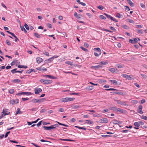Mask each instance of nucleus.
I'll return each mask as SVG.
<instances>
[{"label":"nucleus","mask_w":147,"mask_h":147,"mask_svg":"<svg viewBox=\"0 0 147 147\" xmlns=\"http://www.w3.org/2000/svg\"><path fill=\"white\" fill-rule=\"evenodd\" d=\"M41 122L42 121H39L36 125L38 127H39L40 126L41 124Z\"/></svg>","instance_id":"63"},{"label":"nucleus","mask_w":147,"mask_h":147,"mask_svg":"<svg viewBox=\"0 0 147 147\" xmlns=\"http://www.w3.org/2000/svg\"><path fill=\"white\" fill-rule=\"evenodd\" d=\"M112 136H110L109 135H102V137L104 138H106L107 137H111Z\"/></svg>","instance_id":"46"},{"label":"nucleus","mask_w":147,"mask_h":147,"mask_svg":"<svg viewBox=\"0 0 147 147\" xmlns=\"http://www.w3.org/2000/svg\"><path fill=\"white\" fill-rule=\"evenodd\" d=\"M94 88V87L93 86H89L86 87L85 88V89L88 90H90L93 89Z\"/></svg>","instance_id":"20"},{"label":"nucleus","mask_w":147,"mask_h":147,"mask_svg":"<svg viewBox=\"0 0 147 147\" xmlns=\"http://www.w3.org/2000/svg\"><path fill=\"white\" fill-rule=\"evenodd\" d=\"M128 20H129V22H130V23L133 24L134 23V21L132 20L128 19Z\"/></svg>","instance_id":"57"},{"label":"nucleus","mask_w":147,"mask_h":147,"mask_svg":"<svg viewBox=\"0 0 147 147\" xmlns=\"http://www.w3.org/2000/svg\"><path fill=\"white\" fill-rule=\"evenodd\" d=\"M65 63L68 65H73V64L70 61H67L65 62Z\"/></svg>","instance_id":"32"},{"label":"nucleus","mask_w":147,"mask_h":147,"mask_svg":"<svg viewBox=\"0 0 147 147\" xmlns=\"http://www.w3.org/2000/svg\"><path fill=\"white\" fill-rule=\"evenodd\" d=\"M134 125L137 127H138L140 126V123L139 122H135L134 123Z\"/></svg>","instance_id":"33"},{"label":"nucleus","mask_w":147,"mask_h":147,"mask_svg":"<svg viewBox=\"0 0 147 147\" xmlns=\"http://www.w3.org/2000/svg\"><path fill=\"white\" fill-rule=\"evenodd\" d=\"M141 76L144 78H147V76L144 74H141Z\"/></svg>","instance_id":"56"},{"label":"nucleus","mask_w":147,"mask_h":147,"mask_svg":"<svg viewBox=\"0 0 147 147\" xmlns=\"http://www.w3.org/2000/svg\"><path fill=\"white\" fill-rule=\"evenodd\" d=\"M142 106L141 105H140L139 106L138 108V112L141 114H142L143 113V112L142 111Z\"/></svg>","instance_id":"10"},{"label":"nucleus","mask_w":147,"mask_h":147,"mask_svg":"<svg viewBox=\"0 0 147 147\" xmlns=\"http://www.w3.org/2000/svg\"><path fill=\"white\" fill-rule=\"evenodd\" d=\"M22 100L24 101H25V100H29V98H22Z\"/></svg>","instance_id":"61"},{"label":"nucleus","mask_w":147,"mask_h":147,"mask_svg":"<svg viewBox=\"0 0 147 147\" xmlns=\"http://www.w3.org/2000/svg\"><path fill=\"white\" fill-rule=\"evenodd\" d=\"M93 123V121L90 120H88L86 121V123L89 125L91 124H92Z\"/></svg>","instance_id":"22"},{"label":"nucleus","mask_w":147,"mask_h":147,"mask_svg":"<svg viewBox=\"0 0 147 147\" xmlns=\"http://www.w3.org/2000/svg\"><path fill=\"white\" fill-rule=\"evenodd\" d=\"M93 67L95 69H96L100 68L101 67V66L100 65H98L93 66Z\"/></svg>","instance_id":"39"},{"label":"nucleus","mask_w":147,"mask_h":147,"mask_svg":"<svg viewBox=\"0 0 147 147\" xmlns=\"http://www.w3.org/2000/svg\"><path fill=\"white\" fill-rule=\"evenodd\" d=\"M80 107L79 106H78L77 105H74L73 107V108L74 109H78L80 108Z\"/></svg>","instance_id":"54"},{"label":"nucleus","mask_w":147,"mask_h":147,"mask_svg":"<svg viewBox=\"0 0 147 147\" xmlns=\"http://www.w3.org/2000/svg\"><path fill=\"white\" fill-rule=\"evenodd\" d=\"M112 123L113 124H118L119 126L121 127V126L119 124H121V122L120 121H118L116 119H114L112 121Z\"/></svg>","instance_id":"8"},{"label":"nucleus","mask_w":147,"mask_h":147,"mask_svg":"<svg viewBox=\"0 0 147 147\" xmlns=\"http://www.w3.org/2000/svg\"><path fill=\"white\" fill-rule=\"evenodd\" d=\"M13 81L15 83H20L21 82V81L20 80L18 79H15Z\"/></svg>","instance_id":"26"},{"label":"nucleus","mask_w":147,"mask_h":147,"mask_svg":"<svg viewBox=\"0 0 147 147\" xmlns=\"http://www.w3.org/2000/svg\"><path fill=\"white\" fill-rule=\"evenodd\" d=\"M43 60L42 58L40 57H37L36 59V62L38 64L43 61Z\"/></svg>","instance_id":"11"},{"label":"nucleus","mask_w":147,"mask_h":147,"mask_svg":"<svg viewBox=\"0 0 147 147\" xmlns=\"http://www.w3.org/2000/svg\"><path fill=\"white\" fill-rule=\"evenodd\" d=\"M134 43H138V40L137 38H134Z\"/></svg>","instance_id":"60"},{"label":"nucleus","mask_w":147,"mask_h":147,"mask_svg":"<svg viewBox=\"0 0 147 147\" xmlns=\"http://www.w3.org/2000/svg\"><path fill=\"white\" fill-rule=\"evenodd\" d=\"M58 57V56L55 55L53 56L52 57H51V58L52 59L53 61L55 58H57Z\"/></svg>","instance_id":"48"},{"label":"nucleus","mask_w":147,"mask_h":147,"mask_svg":"<svg viewBox=\"0 0 147 147\" xmlns=\"http://www.w3.org/2000/svg\"><path fill=\"white\" fill-rule=\"evenodd\" d=\"M45 98L38 99H36L35 98H33L32 99L31 101L34 103H40L43 102V100Z\"/></svg>","instance_id":"3"},{"label":"nucleus","mask_w":147,"mask_h":147,"mask_svg":"<svg viewBox=\"0 0 147 147\" xmlns=\"http://www.w3.org/2000/svg\"><path fill=\"white\" fill-rule=\"evenodd\" d=\"M40 81L41 83L45 84H51L52 82V81L50 80L41 79Z\"/></svg>","instance_id":"1"},{"label":"nucleus","mask_w":147,"mask_h":147,"mask_svg":"<svg viewBox=\"0 0 147 147\" xmlns=\"http://www.w3.org/2000/svg\"><path fill=\"white\" fill-rule=\"evenodd\" d=\"M116 17L119 18H121V15L120 13H116Z\"/></svg>","instance_id":"43"},{"label":"nucleus","mask_w":147,"mask_h":147,"mask_svg":"<svg viewBox=\"0 0 147 147\" xmlns=\"http://www.w3.org/2000/svg\"><path fill=\"white\" fill-rule=\"evenodd\" d=\"M75 99V98H68V97H66L65 98H62L61 99V100L62 102H68L70 101H72L74 100Z\"/></svg>","instance_id":"2"},{"label":"nucleus","mask_w":147,"mask_h":147,"mask_svg":"<svg viewBox=\"0 0 147 147\" xmlns=\"http://www.w3.org/2000/svg\"><path fill=\"white\" fill-rule=\"evenodd\" d=\"M43 54L44 55H45L47 56H49V53L48 52H47L46 51H44L43 52Z\"/></svg>","instance_id":"38"},{"label":"nucleus","mask_w":147,"mask_h":147,"mask_svg":"<svg viewBox=\"0 0 147 147\" xmlns=\"http://www.w3.org/2000/svg\"><path fill=\"white\" fill-rule=\"evenodd\" d=\"M136 26L137 27V28H142V26L140 25H136Z\"/></svg>","instance_id":"64"},{"label":"nucleus","mask_w":147,"mask_h":147,"mask_svg":"<svg viewBox=\"0 0 147 147\" xmlns=\"http://www.w3.org/2000/svg\"><path fill=\"white\" fill-rule=\"evenodd\" d=\"M43 128L45 130H50V129H51L56 128L55 127H54L53 125L49 127L43 126Z\"/></svg>","instance_id":"7"},{"label":"nucleus","mask_w":147,"mask_h":147,"mask_svg":"<svg viewBox=\"0 0 147 147\" xmlns=\"http://www.w3.org/2000/svg\"><path fill=\"white\" fill-rule=\"evenodd\" d=\"M138 33H140L141 34H143V32L142 30H137Z\"/></svg>","instance_id":"53"},{"label":"nucleus","mask_w":147,"mask_h":147,"mask_svg":"<svg viewBox=\"0 0 147 147\" xmlns=\"http://www.w3.org/2000/svg\"><path fill=\"white\" fill-rule=\"evenodd\" d=\"M116 66L118 68H122L124 66V65L118 64L116 65Z\"/></svg>","instance_id":"24"},{"label":"nucleus","mask_w":147,"mask_h":147,"mask_svg":"<svg viewBox=\"0 0 147 147\" xmlns=\"http://www.w3.org/2000/svg\"><path fill=\"white\" fill-rule=\"evenodd\" d=\"M127 1L131 6L133 7L134 6V4L130 0H127Z\"/></svg>","instance_id":"21"},{"label":"nucleus","mask_w":147,"mask_h":147,"mask_svg":"<svg viewBox=\"0 0 147 147\" xmlns=\"http://www.w3.org/2000/svg\"><path fill=\"white\" fill-rule=\"evenodd\" d=\"M111 93L113 94H119L121 95H123V93L121 91L119 92H111Z\"/></svg>","instance_id":"19"},{"label":"nucleus","mask_w":147,"mask_h":147,"mask_svg":"<svg viewBox=\"0 0 147 147\" xmlns=\"http://www.w3.org/2000/svg\"><path fill=\"white\" fill-rule=\"evenodd\" d=\"M70 95H78L79 94V93H76L75 92H71L70 93Z\"/></svg>","instance_id":"55"},{"label":"nucleus","mask_w":147,"mask_h":147,"mask_svg":"<svg viewBox=\"0 0 147 147\" xmlns=\"http://www.w3.org/2000/svg\"><path fill=\"white\" fill-rule=\"evenodd\" d=\"M22 113L21 111H20V109L18 108L17 109V111L16 113V115H17V114L19 113L21 114Z\"/></svg>","instance_id":"30"},{"label":"nucleus","mask_w":147,"mask_h":147,"mask_svg":"<svg viewBox=\"0 0 147 147\" xmlns=\"http://www.w3.org/2000/svg\"><path fill=\"white\" fill-rule=\"evenodd\" d=\"M21 93L22 95H31L32 94V93L31 92H21Z\"/></svg>","instance_id":"13"},{"label":"nucleus","mask_w":147,"mask_h":147,"mask_svg":"<svg viewBox=\"0 0 147 147\" xmlns=\"http://www.w3.org/2000/svg\"><path fill=\"white\" fill-rule=\"evenodd\" d=\"M34 92L36 94H38L41 92L42 91L41 88H36L34 90Z\"/></svg>","instance_id":"6"},{"label":"nucleus","mask_w":147,"mask_h":147,"mask_svg":"<svg viewBox=\"0 0 147 147\" xmlns=\"http://www.w3.org/2000/svg\"><path fill=\"white\" fill-rule=\"evenodd\" d=\"M94 50L95 51H97L98 53H100L101 50L99 48H95L94 49Z\"/></svg>","instance_id":"25"},{"label":"nucleus","mask_w":147,"mask_h":147,"mask_svg":"<svg viewBox=\"0 0 147 147\" xmlns=\"http://www.w3.org/2000/svg\"><path fill=\"white\" fill-rule=\"evenodd\" d=\"M116 111H115L117 112H121L122 113H123V110L122 109H121L120 108H116L115 109Z\"/></svg>","instance_id":"17"},{"label":"nucleus","mask_w":147,"mask_h":147,"mask_svg":"<svg viewBox=\"0 0 147 147\" xmlns=\"http://www.w3.org/2000/svg\"><path fill=\"white\" fill-rule=\"evenodd\" d=\"M58 57V56L55 55L53 56L52 57H51V58L52 59L53 61L55 58H57Z\"/></svg>","instance_id":"49"},{"label":"nucleus","mask_w":147,"mask_h":147,"mask_svg":"<svg viewBox=\"0 0 147 147\" xmlns=\"http://www.w3.org/2000/svg\"><path fill=\"white\" fill-rule=\"evenodd\" d=\"M32 72V69H29L27 70L26 72V73L28 74H30Z\"/></svg>","instance_id":"59"},{"label":"nucleus","mask_w":147,"mask_h":147,"mask_svg":"<svg viewBox=\"0 0 147 147\" xmlns=\"http://www.w3.org/2000/svg\"><path fill=\"white\" fill-rule=\"evenodd\" d=\"M80 47L83 51H88V50L87 49L85 48L82 46H81Z\"/></svg>","instance_id":"41"},{"label":"nucleus","mask_w":147,"mask_h":147,"mask_svg":"<svg viewBox=\"0 0 147 147\" xmlns=\"http://www.w3.org/2000/svg\"><path fill=\"white\" fill-rule=\"evenodd\" d=\"M18 67L20 68H24L26 69L27 67L26 66L19 65L18 66Z\"/></svg>","instance_id":"28"},{"label":"nucleus","mask_w":147,"mask_h":147,"mask_svg":"<svg viewBox=\"0 0 147 147\" xmlns=\"http://www.w3.org/2000/svg\"><path fill=\"white\" fill-rule=\"evenodd\" d=\"M43 77H46L51 79H55V77L50 75H46L43 76Z\"/></svg>","instance_id":"18"},{"label":"nucleus","mask_w":147,"mask_h":147,"mask_svg":"<svg viewBox=\"0 0 147 147\" xmlns=\"http://www.w3.org/2000/svg\"><path fill=\"white\" fill-rule=\"evenodd\" d=\"M84 46L85 47L87 48L89 46V45L88 43H85L84 44Z\"/></svg>","instance_id":"62"},{"label":"nucleus","mask_w":147,"mask_h":147,"mask_svg":"<svg viewBox=\"0 0 147 147\" xmlns=\"http://www.w3.org/2000/svg\"><path fill=\"white\" fill-rule=\"evenodd\" d=\"M17 60H14L11 63V66L14 65L16 63Z\"/></svg>","instance_id":"29"},{"label":"nucleus","mask_w":147,"mask_h":147,"mask_svg":"<svg viewBox=\"0 0 147 147\" xmlns=\"http://www.w3.org/2000/svg\"><path fill=\"white\" fill-rule=\"evenodd\" d=\"M19 100L18 99H16V100L13 99L9 101V103L12 105H14L15 104H17L19 102Z\"/></svg>","instance_id":"5"},{"label":"nucleus","mask_w":147,"mask_h":147,"mask_svg":"<svg viewBox=\"0 0 147 147\" xmlns=\"http://www.w3.org/2000/svg\"><path fill=\"white\" fill-rule=\"evenodd\" d=\"M75 127L76 128H78L79 129H82L84 130H86V128L84 127H80L79 126H75Z\"/></svg>","instance_id":"27"},{"label":"nucleus","mask_w":147,"mask_h":147,"mask_svg":"<svg viewBox=\"0 0 147 147\" xmlns=\"http://www.w3.org/2000/svg\"><path fill=\"white\" fill-rule=\"evenodd\" d=\"M109 63L108 61L107 60L106 61H102V64L103 65H106L107 64Z\"/></svg>","instance_id":"31"},{"label":"nucleus","mask_w":147,"mask_h":147,"mask_svg":"<svg viewBox=\"0 0 147 147\" xmlns=\"http://www.w3.org/2000/svg\"><path fill=\"white\" fill-rule=\"evenodd\" d=\"M34 35L36 38H39L40 37V35L37 33H34Z\"/></svg>","instance_id":"36"},{"label":"nucleus","mask_w":147,"mask_h":147,"mask_svg":"<svg viewBox=\"0 0 147 147\" xmlns=\"http://www.w3.org/2000/svg\"><path fill=\"white\" fill-rule=\"evenodd\" d=\"M57 123L59 124V125H63V126H66V127H68V125H65L64 124H63V123H61L60 122H57Z\"/></svg>","instance_id":"47"},{"label":"nucleus","mask_w":147,"mask_h":147,"mask_svg":"<svg viewBox=\"0 0 147 147\" xmlns=\"http://www.w3.org/2000/svg\"><path fill=\"white\" fill-rule=\"evenodd\" d=\"M16 70H17V68H16L13 69L12 70H11V71L12 73V74H14L16 73Z\"/></svg>","instance_id":"52"},{"label":"nucleus","mask_w":147,"mask_h":147,"mask_svg":"<svg viewBox=\"0 0 147 147\" xmlns=\"http://www.w3.org/2000/svg\"><path fill=\"white\" fill-rule=\"evenodd\" d=\"M110 81L113 83V84L115 85H118L117 82L115 80H111Z\"/></svg>","instance_id":"23"},{"label":"nucleus","mask_w":147,"mask_h":147,"mask_svg":"<svg viewBox=\"0 0 147 147\" xmlns=\"http://www.w3.org/2000/svg\"><path fill=\"white\" fill-rule=\"evenodd\" d=\"M108 121L107 118H103L102 119V123H108Z\"/></svg>","instance_id":"15"},{"label":"nucleus","mask_w":147,"mask_h":147,"mask_svg":"<svg viewBox=\"0 0 147 147\" xmlns=\"http://www.w3.org/2000/svg\"><path fill=\"white\" fill-rule=\"evenodd\" d=\"M100 53H96V52H94V55L96 57L99 56V55H100Z\"/></svg>","instance_id":"50"},{"label":"nucleus","mask_w":147,"mask_h":147,"mask_svg":"<svg viewBox=\"0 0 147 147\" xmlns=\"http://www.w3.org/2000/svg\"><path fill=\"white\" fill-rule=\"evenodd\" d=\"M116 108V107H110L109 108V109L111 110H112V111H116V110H115Z\"/></svg>","instance_id":"40"},{"label":"nucleus","mask_w":147,"mask_h":147,"mask_svg":"<svg viewBox=\"0 0 147 147\" xmlns=\"http://www.w3.org/2000/svg\"><path fill=\"white\" fill-rule=\"evenodd\" d=\"M117 103L118 104H120L121 105H125V106H126V105L128 106V105H127L126 104L125 102L121 101L120 100H117Z\"/></svg>","instance_id":"9"},{"label":"nucleus","mask_w":147,"mask_h":147,"mask_svg":"<svg viewBox=\"0 0 147 147\" xmlns=\"http://www.w3.org/2000/svg\"><path fill=\"white\" fill-rule=\"evenodd\" d=\"M6 43L8 45H9V46L11 45V42L8 40H6Z\"/></svg>","instance_id":"44"},{"label":"nucleus","mask_w":147,"mask_h":147,"mask_svg":"<svg viewBox=\"0 0 147 147\" xmlns=\"http://www.w3.org/2000/svg\"><path fill=\"white\" fill-rule=\"evenodd\" d=\"M109 109H104L102 110V112L103 113H105V112H107L108 111Z\"/></svg>","instance_id":"42"},{"label":"nucleus","mask_w":147,"mask_h":147,"mask_svg":"<svg viewBox=\"0 0 147 147\" xmlns=\"http://www.w3.org/2000/svg\"><path fill=\"white\" fill-rule=\"evenodd\" d=\"M52 61H53V60L51 57L48 59L45 60L44 62L46 63H51Z\"/></svg>","instance_id":"14"},{"label":"nucleus","mask_w":147,"mask_h":147,"mask_svg":"<svg viewBox=\"0 0 147 147\" xmlns=\"http://www.w3.org/2000/svg\"><path fill=\"white\" fill-rule=\"evenodd\" d=\"M45 64H44L43 65L41 66L40 67H38L36 69L42 71H47V69L46 68H45L42 67L43 65H44Z\"/></svg>","instance_id":"4"},{"label":"nucleus","mask_w":147,"mask_h":147,"mask_svg":"<svg viewBox=\"0 0 147 147\" xmlns=\"http://www.w3.org/2000/svg\"><path fill=\"white\" fill-rule=\"evenodd\" d=\"M10 113V112H9V113H3L0 116V119L2 118L3 117H4L5 116L9 115Z\"/></svg>","instance_id":"16"},{"label":"nucleus","mask_w":147,"mask_h":147,"mask_svg":"<svg viewBox=\"0 0 147 147\" xmlns=\"http://www.w3.org/2000/svg\"><path fill=\"white\" fill-rule=\"evenodd\" d=\"M74 15L76 18L78 19L82 17V15L78 14L76 12L74 13Z\"/></svg>","instance_id":"12"},{"label":"nucleus","mask_w":147,"mask_h":147,"mask_svg":"<svg viewBox=\"0 0 147 147\" xmlns=\"http://www.w3.org/2000/svg\"><path fill=\"white\" fill-rule=\"evenodd\" d=\"M141 118L146 120H147V117L145 116L142 115L141 117Z\"/></svg>","instance_id":"34"},{"label":"nucleus","mask_w":147,"mask_h":147,"mask_svg":"<svg viewBox=\"0 0 147 147\" xmlns=\"http://www.w3.org/2000/svg\"><path fill=\"white\" fill-rule=\"evenodd\" d=\"M14 92V90L13 89H11L9 90V92L11 94H12Z\"/></svg>","instance_id":"35"},{"label":"nucleus","mask_w":147,"mask_h":147,"mask_svg":"<svg viewBox=\"0 0 147 147\" xmlns=\"http://www.w3.org/2000/svg\"><path fill=\"white\" fill-rule=\"evenodd\" d=\"M8 111V109H4L3 110V111L2 113H7Z\"/></svg>","instance_id":"51"},{"label":"nucleus","mask_w":147,"mask_h":147,"mask_svg":"<svg viewBox=\"0 0 147 147\" xmlns=\"http://www.w3.org/2000/svg\"><path fill=\"white\" fill-rule=\"evenodd\" d=\"M24 26L25 28H26V29L27 30H29V26H28V25H27V24H26L25 23L24 24Z\"/></svg>","instance_id":"45"},{"label":"nucleus","mask_w":147,"mask_h":147,"mask_svg":"<svg viewBox=\"0 0 147 147\" xmlns=\"http://www.w3.org/2000/svg\"><path fill=\"white\" fill-rule=\"evenodd\" d=\"M109 70L111 72L113 73L115 72V69L114 68H111L109 69Z\"/></svg>","instance_id":"37"},{"label":"nucleus","mask_w":147,"mask_h":147,"mask_svg":"<svg viewBox=\"0 0 147 147\" xmlns=\"http://www.w3.org/2000/svg\"><path fill=\"white\" fill-rule=\"evenodd\" d=\"M125 7H126L125 8V9L127 10V11H129L130 10V9L127 6H125Z\"/></svg>","instance_id":"58"}]
</instances>
